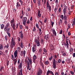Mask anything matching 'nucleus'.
I'll return each instance as SVG.
<instances>
[{
  "instance_id": "obj_11",
  "label": "nucleus",
  "mask_w": 75,
  "mask_h": 75,
  "mask_svg": "<svg viewBox=\"0 0 75 75\" xmlns=\"http://www.w3.org/2000/svg\"><path fill=\"white\" fill-rule=\"evenodd\" d=\"M37 57L35 55H34L33 56V62H34L35 64L36 63L37 61Z\"/></svg>"
},
{
  "instance_id": "obj_53",
  "label": "nucleus",
  "mask_w": 75,
  "mask_h": 75,
  "mask_svg": "<svg viewBox=\"0 0 75 75\" xmlns=\"http://www.w3.org/2000/svg\"><path fill=\"white\" fill-rule=\"evenodd\" d=\"M41 42L42 44H44V40H43V39H41Z\"/></svg>"
},
{
  "instance_id": "obj_27",
  "label": "nucleus",
  "mask_w": 75,
  "mask_h": 75,
  "mask_svg": "<svg viewBox=\"0 0 75 75\" xmlns=\"http://www.w3.org/2000/svg\"><path fill=\"white\" fill-rule=\"evenodd\" d=\"M67 9H63V13L64 14H66V13L67 12Z\"/></svg>"
},
{
  "instance_id": "obj_5",
  "label": "nucleus",
  "mask_w": 75,
  "mask_h": 75,
  "mask_svg": "<svg viewBox=\"0 0 75 75\" xmlns=\"http://www.w3.org/2000/svg\"><path fill=\"white\" fill-rule=\"evenodd\" d=\"M64 15H62L60 16V18L62 19V20H67V15H66V14H64Z\"/></svg>"
},
{
  "instance_id": "obj_58",
  "label": "nucleus",
  "mask_w": 75,
  "mask_h": 75,
  "mask_svg": "<svg viewBox=\"0 0 75 75\" xmlns=\"http://www.w3.org/2000/svg\"><path fill=\"white\" fill-rule=\"evenodd\" d=\"M9 65V61H8L7 63V66H8Z\"/></svg>"
},
{
  "instance_id": "obj_63",
  "label": "nucleus",
  "mask_w": 75,
  "mask_h": 75,
  "mask_svg": "<svg viewBox=\"0 0 75 75\" xmlns=\"http://www.w3.org/2000/svg\"><path fill=\"white\" fill-rule=\"evenodd\" d=\"M39 30L40 31V33H42V32H41V28H39Z\"/></svg>"
},
{
  "instance_id": "obj_24",
  "label": "nucleus",
  "mask_w": 75,
  "mask_h": 75,
  "mask_svg": "<svg viewBox=\"0 0 75 75\" xmlns=\"http://www.w3.org/2000/svg\"><path fill=\"white\" fill-rule=\"evenodd\" d=\"M20 47H21L22 48H23V47H24V46H23V43L21 41V46H20Z\"/></svg>"
},
{
  "instance_id": "obj_17",
  "label": "nucleus",
  "mask_w": 75,
  "mask_h": 75,
  "mask_svg": "<svg viewBox=\"0 0 75 75\" xmlns=\"http://www.w3.org/2000/svg\"><path fill=\"white\" fill-rule=\"evenodd\" d=\"M37 47V46H36V45H34L33 48H32V51L33 52H34H34H35V51L36 50V48Z\"/></svg>"
},
{
  "instance_id": "obj_14",
  "label": "nucleus",
  "mask_w": 75,
  "mask_h": 75,
  "mask_svg": "<svg viewBox=\"0 0 75 75\" xmlns=\"http://www.w3.org/2000/svg\"><path fill=\"white\" fill-rule=\"evenodd\" d=\"M49 74H51L52 75H54V73L51 71L48 70L47 73V75H49Z\"/></svg>"
},
{
  "instance_id": "obj_13",
  "label": "nucleus",
  "mask_w": 75,
  "mask_h": 75,
  "mask_svg": "<svg viewBox=\"0 0 75 75\" xmlns=\"http://www.w3.org/2000/svg\"><path fill=\"white\" fill-rule=\"evenodd\" d=\"M37 74V75H42V70L41 69L39 70Z\"/></svg>"
},
{
  "instance_id": "obj_52",
  "label": "nucleus",
  "mask_w": 75,
  "mask_h": 75,
  "mask_svg": "<svg viewBox=\"0 0 75 75\" xmlns=\"http://www.w3.org/2000/svg\"><path fill=\"white\" fill-rule=\"evenodd\" d=\"M27 10L28 12L31 11V9H30V8H27Z\"/></svg>"
},
{
  "instance_id": "obj_57",
  "label": "nucleus",
  "mask_w": 75,
  "mask_h": 75,
  "mask_svg": "<svg viewBox=\"0 0 75 75\" xmlns=\"http://www.w3.org/2000/svg\"><path fill=\"white\" fill-rule=\"evenodd\" d=\"M65 21V24H66V25H67L68 23L67 22V20H64Z\"/></svg>"
},
{
  "instance_id": "obj_42",
  "label": "nucleus",
  "mask_w": 75,
  "mask_h": 75,
  "mask_svg": "<svg viewBox=\"0 0 75 75\" xmlns=\"http://www.w3.org/2000/svg\"><path fill=\"white\" fill-rule=\"evenodd\" d=\"M71 13H72V12L71 11H69V12L68 14V16H70V15H71Z\"/></svg>"
},
{
  "instance_id": "obj_22",
  "label": "nucleus",
  "mask_w": 75,
  "mask_h": 75,
  "mask_svg": "<svg viewBox=\"0 0 75 75\" xmlns=\"http://www.w3.org/2000/svg\"><path fill=\"white\" fill-rule=\"evenodd\" d=\"M16 6L17 7H21V4L19 3L18 2L17 3H16Z\"/></svg>"
},
{
  "instance_id": "obj_28",
  "label": "nucleus",
  "mask_w": 75,
  "mask_h": 75,
  "mask_svg": "<svg viewBox=\"0 0 75 75\" xmlns=\"http://www.w3.org/2000/svg\"><path fill=\"white\" fill-rule=\"evenodd\" d=\"M7 34L8 35V36L9 37V38H10L11 37V35L10 34V32H6Z\"/></svg>"
},
{
  "instance_id": "obj_29",
  "label": "nucleus",
  "mask_w": 75,
  "mask_h": 75,
  "mask_svg": "<svg viewBox=\"0 0 75 75\" xmlns=\"http://www.w3.org/2000/svg\"><path fill=\"white\" fill-rule=\"evenodd\" d=\"M8 36L7 35H6L5 36L4 38L6 41H7L8 40Z\"/></svg>"
},
{
  "instance_id": "obj_49",
  "label": "nucleus",
  "mask_w": 75,
  "mask_h": 75,
  "mask_svg": "<svg viewBox=\"0 0 75 75\" xmlns=\"http://www.w3.org/2000/svg\"><path fill=\"white\" fill-rule=\"evenodd\" d=\"M19 27H20V29H23V25H20L19 26Z\"/></svg>"
},
{
  "instance_id": "obj_54",
  "label": "nucleus",
  "mask_w": 75,
  "mask_h": 75,
  "mask_svg": "<svg viewBox=\"0 0 75 75\" xmlns=\"http://www.w3.org/2000/svg\"><path fill=\"white\" fill-rule=\"evenodd\" d=\"M41 15H42L41 14H39L38 15V17H38L39 18H40V17H41Z\"/></svg>"
},
{
  "instance_id": "obj_23",
  "label": "nucleus",
  "mask_w": 75,
  "mask_h": 75,
  "mask_svg": "<svg viewBox=\"0 0 75 75\" xmlns=\"http://www.w3.org/2000/svg\"><path fill=\"white\" fill-rule=\"evenodd\" d=\"M4 28V24H2L1 25V29L3 30Z\"/></svg>"
},
{
  "instance_id": "obj_25",
  "label": "nucleus",
  "mask_w": 75,
  "mask_h": 75,
  "mask_svg": "<svg viewBox=\"0 0 75 75\" xmlns=\"http://www.w3.org/2000/svg\"><path fill=\"white\" fill-rule=\"evenodd\" d=\"M3 50V46H2V45H0V50H1V51H2V50Z\"/></svg>"
},
{
  "instance_id": "obj_45",
  "label": "nucleus",
  "mask_w": 75,
  "mask_h": 75,
  "mask_svg": "<svg viewBox=\"0 0 75 75\" xmlns=\"http://www.w3.org/2000/svg\"><path fill=\"white\" fill-rule=\"evenodd\" d=\"M57 61L59 63H61V61H62V60L61 59H59Z\"/></svg>"
},
{
  "instance_id": "obj_1",
  "label": "nucleus",
  "mask_w": 75,
  "mask_h": 75,
  "mask_svg": "<svg viewBox=\"0 0 75 75\" xmlns=\"http://www.w3.org/2000/svg\"><path fill=\"white\" fill-rule=\"evenodd\" d=\"M10 23L11 26L12 27L13 29L14 30H16V29L18 28V24L17 23L16 24V23H14V19H13L12 20H11Z\"/></svg>"
},
{
  "instance_id": "obj_26",
  "label": "nucleus",
  "mask_w": 75,
  "mask_h": 75,
  "mask_svg": "<svg viewBox=\"0 0 75 75\" xmlns=\"http://www.w3.org/2000/svg\"><path fill=\"white\" fill-rule=\"evenodd\" d=\"M8 47H9V45H8V44H7V45H5L4 47L5 48H6V49H8Z\"/></svg>"
},
{
  "instance_id": "obj_4",
  "label": "nucleus",
  "mask_w": 75,
  "mask_h": 75,
  "mask_svg": "<svg viewBox=\"0 0 75 75\" xmlns=\"http://www.w3.org/2000/svg\"><path fill=\"white\" fill-rule=\"evenodd\" d=\"M19 34L20 35V37H18V41L19 42H20V41H21V39L20 38H21V41H22L23 40V31H21V32H20L19 33Z\"/></svg>"
},
{
  "instance_id": "obj_51",
  "label": "nucleus",
  "mask_w": 75,
  "mask_h": 75,
  "mask_svg": "<svg viewBox=\"0 0 75 75\" xmlns=\"http://www.w3.org/2000/svg\"><path fill=\"white\" fill-rule=\"evenodd\" d=\"M36 27L38 29H39V26H38V25L37 23H36Z\"/></svg>"
},
{
  "instance_id": "obj_3",
  "label": "nucleus",
  "mask_w": 75,
  "mask_h": 75,
  "mask_svg": "<svg viewBox=\"0 0 75 75\" xmlns=\"http://www.w3.org/2000/svg\"><path fill=\"white\" fill-rule=\"evenodd\" d=\"M19 69H21L20 70V72H19L17 75H23V69H22V67H23V63H21L18 65V66Z\"/></svg>"
},
{
  "instance_id": "obj_7",
  "label": "nucleus",
  "mask_w": 75,
  "mask_h": 75,
  "mask_svg": "<svg viewBox=\"0 0 75 75\" xmlns=\"http://www.w3.org/2000/svg\"><path fill=\"white\" fill-rule=\"evenodd\" d=\"M27 18L26 17H24L22 21L23 22V24L24 25H25V24H26V22H27Z\"/></svg>"
},
{
  "instance_id": "obj_48",
  "label": "nucleus",
  "mask_w": 75,
  "mask_h": 75,
  "mask_svg": "<svg viewBox=\"0 0 75 75\" xmlns=\"http://www.w3.org/2000/svg\"><path fill=\"white\" fill-rule=\"evenodd\" d=\"M67 8H68V7H67V6H66V5H65L64 6V9H67Z\"/></svg>"
},
{
  "instance_id": "obj_50",
  "label": "nucleus",
  "mask_w": 75,
  "mask_h": 75,
  "mask_svg": "<svg viewBox=\"0 0 75 75\" xmlns=\"http://www.w3.org/2000/svg\"><path fill=\"white\" fill-rule=\"evenodd\" d=\"M33 31H34V32L36 31V29H35V26H34L33 28Z\"/></svg>"
},
{
  "instance_id": "obj_35",
  "label": "nucleus",
  "mask_w": 75,
  "mask_h": 75,
  "mask_svg": "<svg viewBox=\"0 0 75 75\" xmlns=\"http://www.w3.org/2000/svg\"><path fill=\"white\" fill-rule=\"evenodd\" d=\"M19 2L21 4V6H22L23 4V1H22V0H19Z\"/></svg>"
},
{
  "instance_id": "obj_9",
  "label": "nucleus",
  "mask_w": 75,
  "mask_h": 75,
  "mask_svg": "<svg viewBox=\"0 0 75 75\" xmlns=\"http://www.w3.org/2000/svg\"><path fill=\"white\" fill-rule=\"evenodd\" d=\"M25 53H26V51H25V50H24L23 51H21L20 53L21 56V57H23H23H25Z\"/></svg>"
},
{
  "instance_id": "obj_60",
  "label": "nucleus",
  "mask_w": 75,
  "mask_h": 75,
  "mask_svg": "<svg viewBox=\"0 0 75 75\" xmlns=\"http://www.w3.org/2000/svg\"><path fill=\"white\" fill-rule=\"evenodd\" d=\"M74 8V6L72 5L71 6V10H72V9H73V8Z\"/></svg>"
},
{
  "instance_id": "obj_62",
  "label": "nucleus",
  "mask_w": 75,
  "mask_h": 75,
  "mask_svg": "<svg viewBox=\"0 0 75 75\" xmlns=\"http://www.w3.org/2000/svg\"><path fill=\"white\" fill-rule=\"evenodd\" d=\"M13 61L14 62H17V58H16L15 59H14Z\"/></svg>"
},
{
  "instance_id": "obj_21",
  "label": "nucleus",
  "mask_w": 75,
  "mask_h": 75,
  "mask_svg": "<svg viewBox=\"0 0 75 75\" xmlns=\"http://www.w3.org/2000/svg\"><path fill=\"white\" fill-rule=\"evenodd\" d=\"M56 62H57V61H56V60H55V59H54L52 60L53 64H56Z\"/></svg>"
},
{
  "instance_id": "obj_16",
  "label": "nucleus",
  "mask_w": 75,
  "mask_h": 75,
  "mask_svg": "<svg viewBox=\"0 0 75 75\" xmlns=\"http://www.w3.org/2000/svg\"><path fill=\"white\" fill-rule=\"evenodd\" d=\"M14 55L15 58H17V55H18V53H17V50H16L14 52Z\"/></svg>"
},
{
  "instance_id": "obj_46",
  "label": "nucleus",
  "mask_w": 75,
  "mask_h": 75,
  "mask_svg": "<svg viewBox=\"0 0 75 75\" xmlns=\"http://www.w3.org/2000/svg\"><path fill=\"white\" fill-rule=\"evenodd\" d=\"M70 73L72 75H74V72L73 71H70Z\"/></svg>"
},
{
  "instance_id": "obj_31",
  "label": "nucleus",
  "mask_w": 75,
  "mask_h": 75,
  "mask_svg": "<svg viewBox=\"0 0 75 75\" xmlns=\"http://www.w3.org/2000/svg\"><path fill=\"white\" fill-rule=\"evenodd\" d=\"M58 7H55L54 8V11L55 13H56V12H57V11L58 10Z\"/></svg>"
},
{
  "instance_id": "obj_20",
  "label": "nucleus",
  "mask_w": 75,
  "mask_h": 75,
  "mask_svg": "<svg viewBox=\"0 0 75 75\" xmlns=\"http://www.w3.org/2000/svg\"><path fill=\"white\" fill-rule=\"evenodd\" d=\"M11 42L12 43V45H13V46H15V42H14V41L13 40V38H12Z\"/></svg>"
},
{
  "instance_id": "obj_36",
  "label": "nucleus",
  "mask_w": 75,
  "mask_h": 75,
  "mask_svg": "<svg viewBox=\"0 0 75 75\" xmlns=\"http://www.w3.org/2000/svg\"><path fill=\"white\" fill-rule=\"evenodd\" d=\"M52 58H53V57H52V56H51V57L49 58V60L50 61H51Z\"/></svg>"
},
{
  "instance_id": "obj_43",
  "label": "nucleus",
  "mask_w": 75,
  "mask_h": 75,
  "mask_svg": "<svg viewBox=\"0 0 75 75\" xmlns=\"http://www.w3.org/2000/svg\"><path fill=\"white\" fill-rule=\"evenodd\" d=\"M3 54H4L3 52L2 51H1V50H0V55H3Z\"/></svg>"
},
{
  "instance_id": "obj_15",
  "label": "nucleus",
  "mask_w": 75,
  "mask_h": 75,
  "mask_svg": "<svg viewBox=\"0 0 75 75\" xmlns=\"http://www.w3.org/2000/svg\"><path fill=\"white\" fill-rule=\"evenodd\" d=\"M43 54L45 55V56L47 55V51L46 49L45 48L43 49Z\"/></svg>"
},
{
  "instance_id": "obj_30",
  "label": "nucleus",
  "mask_w": 75,
  "mask_h": 75,
  "mask_svg": "<svg viewBox=\"0 0 75 75\" xmlns=\"http://www.w3.org/2000/svg\"><path fill=\"white\" fill-rule=\"evenodd\" d=\"M38 3L39 6H40L41 5V0H38Z\"/></svg>"
},
{
  "instance_id": "obj_2",
  "label": "nucleus",
  "mask_w": 75,
  "mask_h": 75,
  "mask_svg": "<svg viewBox=\"0 0 75 75\" xmlns=\"http://www.w3.org/2000/svg\"><path fill=\"white\" fill-rule=\"evenodd\" d=\"M28 61L27 60V58L25 60V62L27 63L28 66L27 67V69H29L30 68V65H32V59H29L28 57Z\"/></svg>"
},
{
  "instance_id": "obj_44",
  "label": "nucleus",
  "mask_w": 75,
  "mask_h": 75,
  "mask_svg": "<svg viewBox=\"0 0 75 75\" xmlns=\"http://www.w3.org/2000/svg\"><path fill=\"white\" fill-rule=\"evenodd\" d=\"M30 20L28 19L26 22V24H30Z\"/></svg>"
},
{
  "instance_id": "obj_47",
  "label": "nucleus",
  "mask_w": 75,
  "mask_h": 75,
  "mask_svg": "<svg viewBox=\"0 0 75 75\" xmlns=\"http://www.w3.org/2000/svg\"><path fill=\"white\" fill-rule=\"evenodd\" d=\"M11 58H12V60H13L14 58V55L13 54L11 55Z\"/></svg>"
},
{
  "instance_id": "obj_19",
  "label": "nucleus",
  "mask_w": 75,
  "mask_h": 75,
  "mask_svg": "<svg viewBox=\"0 0 75 75\" xmlns=\"http://www.w3.org/2000/svg\"><path fill=\"white\" fill-rule=\"evenodd\" d=\"M9 27H10V23H6V26L4 27V28L6 29V28H8Z\"/></svg>"
},
{
  "instance_id": "obj_32",
  "label": "nucleus",
  "mask_w": 75,
  "mask_h": 75,
  "mask_svg": "<svg viewBox=\"0 0 75 75\" xmlns=\"http://www.w3.org/2000/svg\"><path fill=\"white\" fill-rule=\"evenodd\" d=\"M73 51V48L72 47H70L69 50V51L70 52H72V51Z\"/></svg>"
},
{
  "instance_id": "obj_40",
  "label": "nucleus",
  "mask_w": 75,
  "mask_h": 75,
  "mask_svg": "<svg viewBox=\"0 0 75 75\" xmlns=\"http://www.w3.org/2000/svg\"><path fill=\"white\" fill-rule=\"evenodd\" d=\"M53 68L55 69L56 67H57V66L56 65V64H53Z\"/></svg>"
},
{
  "instance_id": "obj_12",
  "label": "nucleus",
  "mask_w": 75,
  "mask_h": 75,
  "mask_svg": "<svg viewBox=\"0 0 75 75\" xmlns=\"http://www.w3.org/2000/svg\"><path fill=\"white\" fill-rule=\"evenodd\" d=\"M4 30L5 31H6V33H8V32L9 33H10V31H11V29L10 28H6V29L5 28H4Z\"/></svg>"
},
{
  "instance_id": "obj_34",
  "label": "nucleus",
  "mask_w": 75,
  "mask_h": 75,
  "mask_svg": "<svg viewBox=\"0 0 75 75\" xmlns=\"http://www.w3.org/2000/svg\"><path fill=\"white\" fill-rule=\"evenodd\" d=\"M51 25L52 26V27H53V25H54V22H52V21H51Z\"/></svg>"
},
{
  "instance_id": "obj_61",
  "label": "nucleus",
  "mask_w": 75,
  "mask_h": 75,
  "mask_svg": "<svg viewBox=\"0 0 75 75\" xmlns=\"http://www.w3.org/2000/svg\"><path fill=\"white\" fill-rule=\"evenodd\" d=\"M41 13V12H40V10H39L38 11V14H40V13Z\"/></svg>"
},
{
  "instance_id": "obj_18",
  "label": "nucleus",
  "mask_w": 75,
  "mask_h": 75,
  "mask_svg": "<svg viewBox=\"0 0 75 75\" xmlns=\"http://www.w3.org/2000/svg\"><path fill=\"white\" fill-rule=\"evenodd\" d=\"M45 38L46 40H48L50 38V35L48 34L46 35L45 36Z\"/></svg>"
},
{
  "instance_id": "obj_55",
  "label": "nucleus",
  "mask_w": 75,
  "mask_h": 75,
  "mask_svg": "<svg viewBox=\"0 0 75 75\" xmlns=\"http://www.w3.org/2000/svg\"><path fill=\"white\" fill-rule=\"evenodd\" d=\"M28 15H29V13H28L26 12V16L28 17Z\"/></svg>"
},
{
  "instance_id": "obj_64",
  "label": "nucleus",
  "mask_w": 75,
  "mask_h": 75,
  "mask_svg": "<svg viewBox=\"0 0 75 75\" xmlns=\"http://www.w3.org/2000/svg\"><path fill=\"white\" fill-rule=\"evenodd\" d=\"M73 57H75V53H73Z\"/></svg>"
},
{
  "instance_id": "obj_41",
  "label": "nucleus",
  "mask_w": 75,
  "mask_h": 75,
  "mask_svg": "<svg viewBox=\"0 0 75 75\" xmlns=\"http://www.w3.org/2000/svg\"><path fill=\"white\" fill-rule=\"evenodd\" d=\"M39 52L40 53H41L42 52V49L40 48L39 50Z\"/></svg>"
},
{
  "instance_id": "obj_37",
  "label": "nucleus",
  "mask_w": 75,
  "mask_h": 75,
  "mask_svg": "<svg viewBox=\"0 0 75 75\" xmlns=\"http://www.w3.org/2000/svg\"><path fill=\"white\" fill-rule=\"evenodd\" d=\"M71 62V59H68L67 60V62L68 63H69Z\"/></svg>"
},
{
  "instance_id": "obj_59",
  "label": "nucleus",
  "mask_w": 75,
  "mask_h": 75,
  "mask_svg": "<svg viewBox=\"0 0 75 75\" xmlns=\"http://www.w3.org/2000/svg\"><path fill=\"white\" fill-rule=\"evenodd\" d=\"M12 75H16V72L13 71L12 73Z\"/></svg>"
},
{
  "instance_id": "obj_8",
  "label": "nucleus",
  "mask_w": 75,
  "mask_h": 75,
  "mask_svg": "<svg viewBox=\"0 0 75 75\" xmlns=\"http://www.w3.org/2000/svg\"><path fill=\"white\" fill-rule=\"evenodd\" d=\"M35 44H37V46L38 47H39L40 46V42L38 40V39L35 38Z\"/></svg>"
},
{
  "instance_id": "obj_6",
  "label": "nucleus",
  "mask_w": 75,
  "mask_h": 75,
  "mask_svg": "<svg viewBox=\"0 0 75 75\" xmlns=\"http://www.w3.org/2000/svg\"><path fill=\"white\" fill-rule=\"evenodd\" d=\"M46 6L47 8H48H48H49V11H51V6H50V5L48 0L47 1Z\"/></svg>"
},
{
  "instance_id": "obj_56",
  "label": "nucleus",
  "mask_w": 75,
  "mask_h": 75,
  "mask_svg": "<svg viewBox=\"0 0 75 75\" xmlns=\"http://www.w3.org/2000/svg\"><path fill=\"white\" fill-rule=\"evenodd\" d=\"M58 11L59 12V13H60L61 11V8H60L58 10Z\"/></svg>"
},
{
  "instance_id": "obj_39",
  "label": "nucleus",
  "mask_w": 75,
  "mask_h": 75,
  "mask_svg": "<svg viewBox=\"0 0 75 75\" xmlns=\"http://www.w3.org/2000/svg\"><path fill=\"white\" fill-rule=\"evenodd\" d=\"M72 25H75V18L74 19V21H73V24H72Z\"/></svg>"
},
{
  "instance_id": "obj_10",
  "label": "nucleus",
  "mask_w": 75,
  "mask_h": 75,
  "mask_svg": "<svg viewBox=\"0 0 75 75\" xmlns=\"http://www.w3.org/2000/svg\"><path fill=\"white\" fill-rule=\"evenodd\" d=\"M51 31L53 33L54 36H55L57 35V33L55 31V30L54 28H52L51 29Z\"/></svg>"
},
{
  "instance_id": "obj_38",
  "label": "nucleus",
  "mask_w": 75,
  "mask_h": 75,
  "mask_svg": "<svg viewBox=\"0 0 75 75\" xmlns=\"http://www.w3.org/2000/svg\"><path fill=\"white\" fill-rule=\"evenodd\" d=\"M4 67H1L0 69V71H2V70H3V69H4Z\"/></svg>"
},
{
  "instance_id": "obj_33",
  "label": "nucleus",
  "mask_w": 75,
  "mask_h": 75,
  "mask_svg": "<svg viewBox=\"0 0 75 75\" xmlns=\"http://www.w3.org/2000/svg\"><path fill=\"white\" fill-rule=\"evenodd\" d=\"M45 65H48L49 64V62L47 60L45 62Z\"/></svg>"
}]
</instances>
